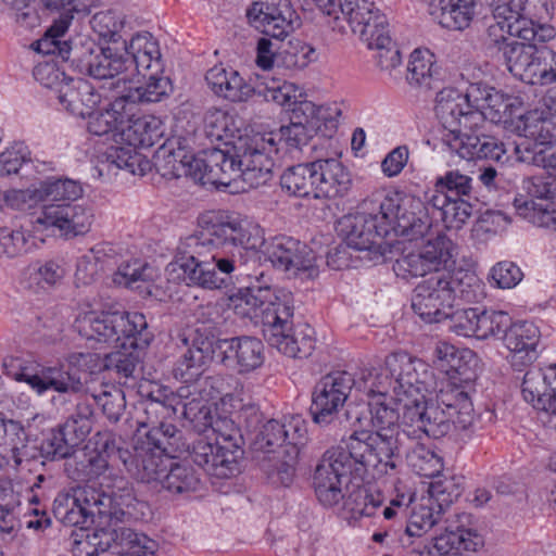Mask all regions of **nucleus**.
Listing matches in <instances>:
<instances>
[{"mask_svg":"<svg viewBox=\"0 0 556 556\" xmlns=\"http://www.w3.org/2000/svg\"><path fill=\"white\" fill-rule=\"evenodd\" d=\"M199 235L178 247L180 268L189 286L217 290L237 280L260 281L256 253L264 244V229L247 218L222 211H208L199 218Z\"/></svg>","mask_w":556,"mask_h":556,"instance_id":"obj_1","label":"nucleus"},{"mask_svg":"<svg viewBox=\"0 0 556 556\" xmlns=\"http://www.w3.org/2000/svg\"><path fill=\"white\" fill-rule=\"evenodd\" d=\"M257 94L291 112L290 122L256 132L257 136L278 135L279 139H332L342 115L341 104L329 102L316 104L307 99L304 86L268 75H256Z\"/></svg>","mask_w":556,"mask_h":556,"instance_id":"obj_2","label":"nucleus"},{"mask_svg":"<svg viewBox=\"0 0 556 556\" xmlns=\"http://www.w3.org/2000/svg\"><path fill=\"white\" fill-rule=\"evenodd\" d=\"M140 147L131 141H122L118 146L109 147L101 153L100 162L109 166L126 170L131 175L144 176L153 167L164 178L173 179L181 176H190L201 185L208 184L210 150L194 154L186 141H164L153 153L152 161L148 154L141 152L149 150L150 146Z\"/></svg>","mask_w":556,"mask_h":556,"instance_id":"obj_3","label":"nucleus"},{"mask_svg":"<svg viewBox=\"0 0 556 556\" xmlns=\"http://www.w3.org/2000/svg\"><path fill=\"white\" fill-rule=\"evenodd\" d=\"M371 430L354 431L346 440V446L354 454L371 465L376 479L393 478L401 472L402 453L410 433L401 430L396 408L389 406L386 399L370 400Z\"/></svg>","mask_w":556,"mask_h":556,"instance_id":"obj_4","label":"nucleus"},{"mask_svg":"<svg viewBox=\"0 0 556 556\" xmlns=\"http://www.w3.org/2000/svg\"><path fill=\"white\" fill-rule=\"evenodd\" d=\"M84 67L90 77L105 80L108 86L138 83L146 73L161 72L159 42L150 33L139 31L119 45L91 50Z\"/></svg>","mask_w":556,"mask_h":556,"instance_id":"obj_5","label":"nucleus"},{"mask_svg":"<svg viewBox=\"0 0 556 556\" xmlns=\"http://www.w3.org/2000/svg\"><path fill=\"white\" fill-rule=\"evenodd\" d=\"M3 366L7 375L16 381L26 382L38 394L51 389L59 393L60 400L65 401V395L77 396L74 412L62 425L79 444L86 440L94 424V410L92 399L87 394L85 383L78 376L56 367L26 364L17 357L5 358Z\"/></svg>","mask_w":556,"mask_h":556,"instance_id":"obj_6","label":"nucleus"},{"mask_svg":"<svg viewBox=\"0 0 556 556\" xmlns=\"http://www.w3.org/2000/svg\"><path fill=\"white\" fill-rule=\"evenodd\" d=\"M276 141H224L211 149L208 184L228 187L240 178L250 188H258L274 177Z\"/></svg>","mask_w":556,"mask_h":556,"instance_id":"obj_7","label":"nucleus"},{"mask_svg":"<svg viewBox=\"0 0 556 556\" xmlns=\"http://www.w3.org/2000/svg\"><path fill=\"white\" fill-rule=\"evenodd\" d=\"M491 7L494 22L489 26V36L494 42L507 36L539 41L556 37V29L549 23L553 0H492Z\"/></svg>","mask_w":556,"mask_h":556,"instance_id":"obj_8","label":"nucleus"},{"mask_svg":"<svg viewBox=\"0 0 556 556\" xmlns=\"http://www.w3.org/2000/svg\"><path fill=\"white\" fill-rule=\"evenodd\" d=\"M74 328L87 340L116 348H148L154 338L146 316L139 312H86L77 316Z\"/></svg>","mask_w":556,"mask_h":556,"instance_id":"obj_9","label":"nucleus"},{"mask_svg":"<svg viewBox=\"0 0 556 556\" xmlns=\"http://www.w3.org/2000/svg\"><path fill=\"white\" fill-rule=\"evenodd\" d=\"M294 306L288 294L270 298L263 308L261 323L268 344L292 358H305L315 348L313 329L307 324H293Z\"/></svg>","mask_w":556,"mask_h":556,"instance_id":"obj_10","label":"nucleus"},{"mask_svg":"<svg viewBox=\"0 0 556 556\" xmlns=\"http://www.w3.org/2000/svg\"><path fill=\"white\" fill-rule=\"evenodd\" d=\"M528 43L511 42L504 48V58L509 72L520 80L531 85H547L556 81V52L547 48H538L539 40ZM547 113L542 117V130L547 129L548 117L556 115V85L543 97Z\"/></svg>","mask_w":556,"mask_h":556,"instance_id":"obj_11","label":"nucleus"},{"mask_svg":"<svg viewBox=\"0 0 556 556\" xmlns=\"http://www.w3.org/2000/svg\"><path fill=\"white\" fill-rule=\"evenodd\" d=\"M368 471H371V465L346 445L328 448L313 473V488L318 502L326 507L338 505L345 496L343 488L349 484L350 477L363 478Z\"/></svg>","mask_w":556,"mask_h":556,"instance_id":"obj_12","label":"nucleus"},{"mask_svg":"<svg viewBox=\"0 0 556 556\" xmlns=\"http://www.w3.org/2000/svg\"><path fill=\"white\" fill-rule=\"evenodd\" d=\"M463 80L457 86H446L435 96V115L446 131L445 137L453 139H485L477 134L482 126V116L475 112L472 84Z\"/></svg>","mask_w":556,"mask_h":556,"instance_id":"obj_13","label":"nucleus"},{"mask_svg":"<svg viewBox=\"0 0 556 556\" xmlns=\"http://www.w3.org/2000/svg\"><path fill=\"white\" fill-rule=\"evenodd\" d=\"M375 202L372 199L365 200L361 205L362 211L343 216L339 220V229L348 247L383 256L391 247L387 240L390 226L380 219L378 206L374 207Z\"/></svg>","mask_w":556,"mask_h":556,"instance_id":"obj_14","label":"nucleus"},{"mask_svg":"<svg viewBox=\"0 0 556 556\" xmlns=\"http://www.w3.org/2000/svg\"><path fill=\"white\" fill-rule=\"evenodd\" d=\"M78 546L91 547L87 556H98L111 547L116 549V556H157L154 541L111 519H108V527L96 528L87 533L84 540H79Z\"/></svg>","mask_w":556,"mask_h":556,"instance_id":"obj_15","label":"nucleus"},{"mask_svg":"<svg viewBox=\"0 0 556 556\" xmlns=\"http://www.w3.org/2000/svg\"><path fill=\"white\" fill-rule=\"evenodd\" d=\"M380 219L388 223L390 233L409 241L417 240L430 228V219L424 202L410 194L395 193L378 202Z\"/></svg>","mask_w":556,"mask_h":556,"instance_id":"obj_16","label":"nucleus"},{"mask_svg":"<svg viewBox=\"0 0 556 556\" xmlns=\"http://www.w3.org/2000/svg\"><path fill=\"white\" fill-rule=\"evenodd\" d=\"M261 251L275 268L294 277L313 279L319 274L314 251L292 237L276 236L268 240L264 238Z\"/></svg>","mask_w":556,"mask_h":556,"instance_id":"obj_17","label":"nucleus"},{"mask_svg":"<svg viewBox=\"0 0 556 556\" xmlns=\"http://www.w3.org/2000/svg\"><path fill=\"white\" fill-rule=\"evenodd\" d=\"M454 243L445 235L439 233L429 239L417 253H408L397 258L394 273L404 278L422 277L429 273L446 274L454 266Z\"/></svg>","mask_w":556,"mask_h":556,"instance_id":"obj_18","label":"nucleus"},{"mask_svg":"<svg viewBox=\"0 0 556 556\" xmlns=\"http://www.w3.org/2000/svg\"><path fill=\"white\" fill-rule=\"evenodd\" d=\"M143 412L147 417L138 424L150 429L144 437H139L137 440L172 458L189 451V444L184 440L182 432L173 424L163 420L174 414L175 409L172 405L151 399L144 403Z\"/></svg>","mask_w":556,"mask_h":556,"instance_id":"obj_19","label":"nucleus"},{"mask_svg":"<svg viewBox=\"0 0 556 556\" xmlns=\"http://www.w3.org/2000/svg\"><path fill=\"white\" fill-rule=\"evenodd\" d=\"M35 215L41 232L49 228H56L67 239L85 236L94 222L93 207L84 204H46Z\"/></svg>","mask_w":556,"mask_h":556,"instance_id":"obj_20","label":"nucleus"},{"mask_svg":"<svg viewBox=\"0 0 556 556\" xmlns=\"http://www.w3.org/2000/svg\"><path fill=\"white\" fill-rule=\"evenodd\" d=\"M247 18L253 28L278 40L300 26V18L287 0H252Z\"/></svg>","mask_w":556,"mask_h":556,"instance_id":"obj_21","label":"nucleus"},{"mask_svg":"<svg viewBox=\"0 0 556 556\" xmlns=\"http://www.w3.org/2000/svg\"><path fill=\"white\" fill-rule=\"evenodd\" d=\"M354 384L355 379L348 371H336L323 377L314 387L312 394L309 410L314 422L330 424L332 417L348 400Z\"/></svg>","mask_w":556,"mask_h":556,"instance_id":"obj_22","label":"nucleus"},{"mask_svg":"<svg viewBox=\"0 0 556 556\" xmlns=\"http://www.w3.org/2000/svg\"><path fill=\"white\" fill-rule=\"evenodd\" d=\"M447 278L448 273L433 274L415 289L412 308L427 323H440L453 307L454 291Z\"/></svg>","mask_w":556,"mask_h":556,"instance_id":"obj_23","label":"nucleus"},{"mask_svg":"<svg viewBox=\"0 0 556 556\" xmlns=\"http://www.w3.org/2000/svg\"><path fill=\"white\" fill-rule=\"evenodd\" d=\"M472 94L476 96L475 112L481 114L482 124L488 119L509 127L514 125L515 118L519 122L525 118L522 100L517 96L504 93L481 81L472 84Z\"/></svg>","mask_w":556,"mask_h":556,"instance_id":"obj_24","label":"nucleus"},{"mask_svg":"<svg viewBox=\"0 0 556 556\" xmlns=\"http://www.w3.org/2000/svg\"><path fill=\"white\" fill-rule=\"evenodd\" d=\"M431 405L440 412V419L444 422L442 438L453 428L466 430L473 421V406L468 392L448 380L441 382Z\"/></svg>","mask_w":556,"mask_h":556,"instance_id":"obj_25","label":"nucleus"},{"mask_svg":"<svg viewBox=\"0 0 556 556\" xmlns=\"http://www.w3.org/2000/svg\"><path fill=\"white\" fill-rule=\"evenodd\" d=\"M45 8L60 12V17L54 21L45 36L36 41L35 50L42 54L59 53L64 58L61 38L68 29L74 13H89L100 0H41Z\"/></svg>","mask_w":556,"mask_h":556,"instance_id":"obj_26","label":"nucleus"},{"mask_svg":"<svg viewBox=\"0 0 556 556\" xmlns=\"http://www.w3.org/2000/svg\"><path fill=\"white\" fill-rule=\"evenodd\" d=\"M99 518H108L118 525L138 519V513L146 506L137 500L134 485L124 478H119L109 490L96 489Z\"/></svg>","mask_w":556,"mask_h":556,"instance_id":"obj_27","label":"nucleus"},{"mask_svg":"<svg viewBox=\"0 0 556 556\" xmlns=\"http://www.w3.org/2000/svg\"><path fill=\"white\" fill-rule=\"evenodd\" d=\"M96 489L91 486L76 489L73 493H59L53 502V514L67 527L86 529L98 515Z\"/></svg>","mask_w":556,"mask_h":556,"instance_id":"obj_28","label":"nucleus"},{"mask_svg":"<svg viewBox=\"0 0 556 556\" xmlns=\"http://www.w3.org/2000/svg\"><path fill=\"white\" fill-rule=\"evenodd\" d=\"M396 400L403 408L402 424L412 428V431H407L413 439H419L421 434L433 439L442 438L444 421L439 420L440 412L432 407L431 402L426 401L425 395L399 396Z\"/></svg>","mask_w":556,"mask_h":556,"instance_id":"obj_29","label":"nucleus"},{"mask_svg":"<svg viewBox=\"0 0 556 556\" xmlns=\"http://www.w3.org/2000/svg\"><path fill=\"white\" fill-rule=\"evenodd\" d=\"M126 471L143 483L160 482L172 457L136 440L130 452H123Z\"/></svg>","mask_w":556,"mask_h":556,"instance_id":"obj_30","label":"nucleus"},{"mask_svg":"<svg viewBox=\"0 0 556 556\" xmlns=\"http://www.w3.org/2000/svg\"><path fill=\"white\" fill-rule=\"evenodd\" d=\"M188 452L199 467L217 478H229L240 472V459L244 453L238 450L227 452L204 439L194 441Z\"/></svg>","mask_w":556,"mask_h":556,"instance_id":"obj_31","label":"nucleus"},{"mask_svg":"<svg viewBox=\"0 0 556 556\" xmlns=\"http://www.w3.org/2000/svg\"><path fill=\"white\" fill-rule=\"evenodd\" d=\"M256 75L248 81L238 71L220 64L206 72L205 81L217 97L231 102H245L257 93Z\"/></svg>","mask_w":556,"mask_h":556,"instance_id":"obj_32","label":"nucleus"},{"mask_svg":"<svg viewBox=\"0 0 556 556\" xmlns=\"http://www.w3.org/2000/svg\"><path fill=\"white\" fill-rule=\"evenodd\" d=\"M521 392L535 409L556 415V365L530 368L523 376Z\"/></svg>","mask_w":556,"mask_h":556,"instance_id":"obj_33","label":"nucleus"},{"mask_svg":"<svg viewBox=\"0 0 556 556\" xmlns=\"http://www.w3.org/2000/svg\"><path fill=\"white\" fill-rule=\"evenodd\" d=\"M35 213L20 217L14 228H0V257H17L29 253L37 248V241L43 242L39 237L41 232Z\"/></svg>","mask_w":556,"mask_h":556,"instance_id":"obj_34","label":"nucleus"},{"mask_svg":"<svg viewBox=\"0 0 556 556\" xmlns=\"http://www.w3.org/2000/svg\"><path fill=\"white\" fill-rule=\"evenodd\" d=\"M223 353L222 362L233 366L239 374H248L264 363V344L254 337H236L218 341Z\"/></svg>","mask_w":556,"mask_h":556,"instance_id":"obj_35","label":"nucleus"},{"mask_svg":"<svg viewBox=\"0 0 556 556\" xmlns=\"http://www.w3.org/2000/svg\"><path fill=\"white\" fill-rule=\"evenodd\" d=\"M135 116V112H131V108H128V103H125V99L117 94L113 102L110 103V108L104 111H96L89 118L87 128L91 135L102 137L108 136V139H116L117 137L126 136V139H130V134H125L127 129V123Z\"/></svg>","mask_w":556,"mask_h":556,"instance_id":"obj_36","label":"nucleus"},{"mask_svg":"<svg viewBox=\"0 0 556 556\" xmlns=\"http://www.w3.org/2000/svg\"><path fill=\"white\" fill-rule=\"evenodd\" d=\"M345 21L361 39L389 26L387 16L369 0H341V23Z\"/></svg>","mask_w":556,"mask_h":556,"instance_id":"obj_37","label":"nucleus"},{"mask_svg":"<svg viewBox=\"0 0 556 556\" xmlns=\"http://www.w3.org/2000/svg\"><path fill=\"white\" fill-rule=\"evenodd\" d=\"M501 339L511 353L510 362L514 367L532 363L536 358L540 330L533 323L513 324L510 320V326Z\"/></svg>","mask_w":556,"mask_h":556,"instance_id":"obj_38","label":"nucleus"},{"mask_svg":"<svg viewBox=\"0 0 556 556\" xmlns=\"http://www.w3.org/2000/svg\"><path fill=\"white\" fill-rule=\"evenodd\" d=\"M389 364L394 374V395L415 396L425 395L427 390L424 377L427 371L420 361L413 359L404 354L389 355Z\"/></svg>","mask_w":556,"mask_h":556,"instance_id":"obj_39","label":"nucleus"},{"mask_svg":"<svg viewBox=\"0 0 556 556\" xmlns=\"http://www.w3.org/2000/svg\"><path fill=\"white\" fill-rule=\"evenodd\" d=\"M0 446L9 448V458L13 460L15 467L42 458L39 445L35 441L27 440L22 425L11 419H0Z\"/></svg>","mask_w":556,"mask_h":556,"instance_id":"obj_40","label":"nucleus"},{"mask_svg":"<svg viewBox=\"0 0 556 556\" xmlns=\"http://www.w3.org/2000/svg\"><path fill=\"white\" fill-rule=\"evenodd\" d=\"M475 0H430L428 13L441 27L450 30H465L476 15Z\"/></svg>","mask_w":556,"mask_h":556,"instance_id":"obj_41","label":"nucleus"},{"mask_svg":"<svg viewBox=\"0 0 556 556\" xmlns=\"http://www.w3.org/2000/svg\"><path fill=\"white\" fill-rule=\"evenodd\" d=\"M315 169L316 198H337L344 195L351 187V176L341 162L336 159L313 162Z\"/></svg>","mask_w":556,"mask_h":556,"instance_id":"obj_42","label":"nucleus"},{"mask_svg":"<svg viewBox=\"0 0 556 556\" xmlns=\"http://www.w3.org/2000/svg\"><path fill=\"white\" fill-rule=\"evenodd\" d=\"M214 356V345L208 341H202L192 337L191 345L177 359L174 366V375L187 384L195 383Z\"/></svg>","mask_w":556,"mask_h":556,"instance_id":"obj_43","label":"nucleus"},{"mask_svg":"<svg viewBox=\"0 0 556 556\" xmlns=\"http://www.w3.org/2000/svg\"><path fill=\"white\" fill-rule=\"evenodd\" d=\"M116 94H121L135 112V104L141 102H157L166 93L168 89V80L160 77L155 71L146 73L138 83H127L123 86H109Z\"/></svg>","mask_w":556,"mask_h":556,"instance_id":"obj_44","label":"nucleus"},{"mask_svg":"<svg viewBox=\"0 0 556 556\" xmlns=\"http://www.w3.org/2000/svg\"><path fill=\"white\" fill-rule=\"evenodd\" d=\"M441 78V66L428 48L414 49L407 61L406 81L410 87L430 90Z\"/></svg>","mask_w":556,"mask_h":556,"instance_id":"obj_45","label":"nucleus"},{"mask_svg":"<svg viewBox=\"0 0 556 556\" xmlns=\"http://www.w3.org/2000/svg\"><path fill=\"white\" fill-rule=\"evenodd\" d=\"M391 367L387 356L383 365L361 370L354 386L370 400L386 399L390 391L394 393V374Z\"/></svg>","mask_w":556,"mask_h":556,"instance_id":"obj_46","label":"nucleus"},{"mask_svg":"<svg viewBox=\"0 0 556 556\" xmlns=\"http://www.w3.org/2000/svg\"><path fill=\"white\" fill-rule=\"evenodd\" d=\"M238 380L231 375L215 374L201 377L195 383L180 387L177 394L180 399L200 395L208 401L231 395L238 387Z\"/></svg>","mask_w":556,"mask_h":556,"instance_id":"obj_47","label":"nucleus"},{"mask_svg":"<svg viewBox=\"0 0 556 556\" xmlns=\"http://www.w3.org/2000/svg\"><path fill=\"white\" fill-rule=\"evenodd\" d=\"M242 118L222 110L210 111L204 119L206 139H248Z\"/></svg>","mask_w":556,"mask_h":556,"instance_id":"obj_48","label":"nucleus"},{"mask_svg":"<svg viewBox=\"0 0 556 556\" xmlns=\"http://www.w3.org/2000/svg\"><path fill=\"white\" fill-rule=\"evenodd\" d=\"M270 298H273V291L269 287L249 286L230 296V302L237 315L261 319L263 308L266 307Z\"/></svg>","mask_w":556,"mask_h":556,"instance_id":"obj_49","label":"nucleus"},{"mask_svg":"<svg viewBox=\"0 0 556 556\" xmlns=\"http://www.w3.org/2000/svg\"><path fill=\"white\" fill-rule=\"evenodd\" d=\"M280 186L288 194L316 198L315 169L313 162L287 168L280 176Z\"/></svg>","mask_w":556,"mask_h":556,"instance_id":"obj_50","label":"nucleus"},{"mask_svg":"<svg viewBox=\"0 0 556 556\" xmlns=\"http://www.w3.org/2000/svg\"><path fill=\"white\" fill-rule=\"evenodd\" d=\"M517 161L556 169V151L552 141H506Z\"/></svg>","mask_w":556,"mask_h":556,"instance_id":"obj_51","label":"nucleus"},{"mask_svg":"<svg viewBox=\"0 0 556 556\" xmlns=\"http://www.w3.org/2000/svg\"><path fill=\"white\" fill-rule=\"evenodd\" d=\"M155 270L153 267L140 260H130L122 263L113 274V282L117 286L137 289L152 295L149 282L153 279Z\"/></svg>","mask_w":556,"mask_h":556,"instance_id":"obj_52","label":"nucleus"},{"mask_svg":"<svg viewBox=\"0 0 556 556\" xmlns=\"http://www.w3.org/2000/svg\"><path fill=\"white\" fill-rule=\"evenodd\" d=\"M193 317V337L214 345L226 321L222 314V307L216 303L199 305L194 309Z\"/></svg>","mask_w":556,"mask_h":556,"instance_id":"obj_53","label":"nucleus"},{"mask_svg":"<svg viewBox=\"0 0 556 556\" xmlns=\"http://www.w3.org/2000/svg\"><path fill=\"white\" fill-rule=\"evenodd\" d=\"M160 483L170 493L184 494L197 491L201 480L191 465L173 463L170 460L168 469L163 475Z\"/></svg>","mask_w":556,"mask_h":556,"instance_id":"obj_54","label":"nucleus"},{"mask_svg":"<svg viewBox=\"0 0 556 556\" xmlns=\"http://www.w3.org/2000/svg\"><path fill=\"white\" fill-rule=\"evenodd\" d=\"M363 41L369 49L377 50L376 60L381 70L392 72L402 64L401 53L390 37L388 26L372 35L367 31Z\"/></svg>","mask_w":556,"mask_h":556,"instance_id":"obj_55","label":"nucleus"},{"mask_svg":"<svg viewBox=\"0 0 556 556\" xmlns=\"http://www.w3.org/2000/svg\"><path fill=\"white\" fill-rule=\"evenodd\" d=\"M403 452L406 453L409 465L421 477L435 478L443 469L441 458L416 441H410V444L405 441Z\"/></svg>","mask_w":556,"mask_h":556,"instance_id":"obj_56","label":"nucleus"},{"mask_svg":"<svg viewBox=\"0 0 556 556\" xmlns=\"http://www.w3.org/2000/svg\"><path fill=\"white\" fill-rule=\"evenodd\" d=\"M144 348L127 346L118 348L104 358L103 368L116 375L119 382L123 379L134 378V374L140 363V351Z\"/></svg>","mask_w":556,"mask_h":556,"instance_id":"obj_57","label":"nucleus"},{"mask_svg":"<svg viewBox=\"0 0 556 556\" xmlns=\"http://www.w3.org/2000/svg\"><path fill=\"white\" fill-rule=\"evenodd\" d=\"M514 206L517 214L529 223L556 232V207L543 206L522 195L515 199Z\"/></svg>","mask_w":556,"mask_h":556,"instance_id":"obj_58","label":"nucleus"},{"mask_svg":"<svg viewBox=\"0 0 556 556\" xmlns=\"http://www.w3.org/2000/svg\"><path fill=\"white\" fill-rule=\"evenodd\" d=\"M79 445L74 437L64 430V426L60 425L58 428L51 429L47 437L42 440L39 447L41 456L45 459H64L73 453V448Z\"/></svg>","mask_w":556,"mask_h":556,"instance_id":"obj_59","label":"nucleus"},{"mask_svg":"<svg viewBox=\"0 0 556 556\" xmlns=\"http://www.w3.org/2000/svg\"><path fill=\"white\" fill-rule=\"evenodd\" d=\"M429 486L430 498L435 503L437 507L444 509L456 501L464 491V482L462 477L456 476H439Z\"/></svg>","mask_w":556,"mask_h":556,"instance_id":"obj_60","label":"nucleus"},{"mask_svg":"<svg viewBox=\"0 0 556 556\" xmlns=\"http://www.w3.org/2000/svg\"><path fill=\"white\" fill-rule=\"evenodd\" d=\"M447 281L453 288L454 301L458 298L465 302H478L483 296V287L479 278L471 271H447Z\"/></svg>","mask_w":556,"mask_h":556,"instance_id":"obj_61","label":"nucleus"},{"mask_svg":"<svg viewBox=\"0 0 556 556\" xmlns=\"http://www.w3.org/2000/svg\"><path fill=\"white\" fill-rule=\"evenodd\" d=\"M511 317L503 311L480 309L476 321L477 339L501 338L510 326Z\"/></svg>","mask_w":556,"mask_h":556,"instance_id":"obj_62","label":"nucleus"},{"mask_svg":"<svg viewBox=\"0 0 556 556\" xmlns=\"http://www.w3.org/2000/svg\"><path fill=\"white\" fill-rule=\"evenodd\" d=\"M123 26L124 22L121 16L111 10L98 12L91 20L92 29L106 42L105 46H115L122 42L119 31Z\"/></svg>","mask_w":556,"mask_h":556,"instance_id":"obj_63","label":"nucleus"},{"mask_svg":"<svg viewBox=\"0 0 556 556\" xmlns=\"http://www.w3.org/2000/svg\"><path fill=\"white\" fill-rule=\"evenodd\" d=\"M285 444L282 421L275 419L267 420L254 439L255 448L264 453L278 452L282 454Z\"/></svg>","mask_w":556,"mask_h":556,"instance_id":"obj_64","label":"nucleus"}]
</instances>
